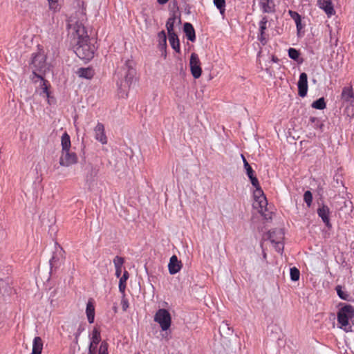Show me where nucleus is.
Instances as JSON below:
<instances>
[{
    "instance_id": "36",
    "label": "nucleus",
    "mask_w": 354,
    "mask_h": 354,
    "mask_svg": "<svg viewBox=\"0 0 354 354\" xmlns=\"http://www.w3.org/2000/svg\"><path fill=\"white\" fill-rule=\"evenodd\" d=\"M267 19L266 18H263L259 23V28L261 31V36L259 37V39L261 41L263 40V35L264 33V30L266 29Z\"/></svg>"
},
{
    "instance_id": "11",
    "label": "nucleus",
    "mask_w": 354,
    "mask_h": 354,
    "mask_svg": "<svg viewBox=\"0 0 354 354\" xmlns=\"http://www.w3.org/2000/svg\"><path fill=\"white\" fill-rule=\"evenodd\" d=\"M77 162V156L70 150L62 151L59 164L64 167H69Z\"/></svg>"
},
{
    "instance_id": "7",
    "label": "nucleus",
    "mask_w": 354,
    "mask_h": 354,
    "mask_svg": "<svg viewBox=\"0 0 354 354\" xmlns=\"http://www.w3.org/2000/svg\"><path fill=\"white\" fill-rule=\"evenodd\" d=\"M31 66L33 73L37 75H44L49 71V67L46 62V57L43 54H36L32 59Z\"/></svg>"
},
{
    "instance_id": "34",
    "label": "nucleus",
    "mask_w": 354,
    "mask_h": 354,
    "mask_svg": "<svg viewBox=\"0 0 354 354\" xmlns=\"http://www.w3.org/2000/svg\"><path fill=\"white\" fill-rule=\"evenodd\" d=\"M214 4L220 10L221 14L223 15L225 6V0H214Z\"/></svg>"
},
{
    "instance_id": "40",
    "label": "nucleus",
    "mask_w": 354,
    "mask_h": 354,
    "mask_svg": "<svg viewBox=\"0 0 354 354\" xmlns=\"http://www.w3.org/2000/svg\"><path fill=\"white\" fill-rule=\"evenodd\" d=\"M158 39L160 40V45H161L163 48L166 47L167 44V37L165 32L162 31L158 34Z\"/></svg>"
},
{
    "instance_id": "41",
    "label": "nucleus",
    "mask_w": 354,
    "mask_h": 354,
    "mask_svg": "<svg viewBox=\"0 0 354 354\" xmlns=\"http://www.w3.org/2000/svg\"><path fill=\"white\" fill-rule=\"evenodd\" d=\"M113 263L115 268H122L124 261L122 258L116 257L113 260Z\"/></svg>"
},
{
    "instance_id": "45",
    "label": "nucleus",
    "mask_w": 354,
    "mask_h": 354,
    "mask_svg": "<svg viewBox=\"0 0 354 354\" xmlns=\"http://www.w3.org/2000/svg\"><path fill=\"white\" fill-rule=\"evenodd\" d=\"M122 272V268H115V275L117 277H120Z\"/></svg>"
},
{
    "instance_id": "29",
    "label": "nucleus",
    "mask_w": 354,
    "mask_h": 354,
    "mask_svg": "<svg viewBox=\"0 0 354 354\" xmlns=\"http://www.w3.org/2000/svg\"><path fill=\"white\" fill-rule=\"evenodd\" d=\"M241 158L243 160L244 169L245 170V172H246V174H247L248 178L254 176H255L254 171L252 169L251 166L249 165V163L248 162V161L246 160V159L245 158L243 155H241Z\"/></svg>"
},
{
    "instance_id": "8",
    "label": "nucleus",
    "mask_w": 354,
    "mask_h": 354,
    "mask_svg": "<svg viewBox=\"0 0 354 354\" xmlns=\"http://www.w3.org/2000/svg\"><path fill=\"white\" fill-rule=\"evenodd\" d=\"M252 206L259 214L266 216L267 212L268 201L263 190L253 191Z\"/></svg>"
},
{
    "instance_id": "22",
    "label": "nucleus",
    "mask_w": 354,
    "mask_h": 354,
    "mask_svg": "<svg viewBox=\"0 0 354 354\" xmlns=\"http://www.w3.org/2000/svg\"><path fill=\"white\" fill-rule=\"evenodd\" d=\"M335 290H336L338 297L341 299L347 301H352V297H351V295L348 292V291L344 290L341 286H337L335 288Z\"/></svg>"
},
{
    "instance_id": "23",
    "label": "nucleus",
    "mask_w": 354,
    "mask_h": 354,
    "mask_svg": "<svg viewBox=\"0 0 354 354\" xmlns=\"http://www.w3.org/2000/svg\"><path fill=\"white\" fill-rule=\"evenodd\" d=\"M168 37H169V44L171 45V46L172 47V48L174 50H175L176 52L179 53L180 52V42H179V39L176 35V33H172V34H168Z\"/></svg>"
},
{
    "instance_id": "42",
    "label": "nucleus",
    "mask_w": 354,
    "mask_h": 354,
    "mask_svg": "<svg viewBox=\"0 0 354 354\" xmlns=\"http://www.w3.org/2000/svg\"><path fill=\"white\" fill-rule=\"evenodd\" d=\"M289 15L295 21H299V19H301V16L295 11L289 10Z\"/></svg>"
},
{
    "instance_id": "5",
    "label": "nucleus",
    "mask_w": 354,
    "mask_h": 354,
    "mask_svg": "<svg viewBox=\"0 0 354 354\" xmlns=\"http://www.w3.org/2000/svg\"><path fill=\"white\" fill-rule=\"evenodd\" d=\"M341 100L345 106V113L349 118L354 117V93L351 86L343 88Z\"/></svg>"
},
{
    "instance_id": "28",
    "label": "nucleus",
    "mask_w": 354,
    "mask_h": 354,
    "mask_svg": "<svg viewBox=\"0 0 354 354\" xmlns=\"http://www.w3.org/2000/svg\"><path fill=\"white\" fill-rule=\"evenodd\" d=\"M129 278V274L127 271H125L122 277H120L119 281V290L120 291L124 294L126 290V283L127 281Z\"/></svg>"
},
{
    "instance_id": "46",
    "label": "nucleus",
    "mask_w": 354,
    "mask_h": 354,
    "mask_svg": "<svg viewBox=\"0 0 354 354\" xmlns=\"http://www.w3.org/2000/svg\"><path fill=\"white\" fill-rule=\"evenodd\" d=\"M157 1L159 4L163 5L165 4L168 0H157Z\"/></svg>"
},
{
    "instance_id": "25",
    "label": "nucleus",
    "mask_w": 354,
    "mask_h": 354,
    "mask_svg": "<svg viewBox=\"0 0 354 354\" xmlns=\"http://www.w3.org/2000/svg\"><path fill=\"white\" fill-rule=\"evenodd\" d=\"M180 23L179 19H178L176 17H172L168 19L167 24H166V28L168 34H172L175 33L174 32V26L175 25H177Z\"/></svg>"
},
{
    "instance_id": "1",
    "label": "nucleus",
    "mask_w": 354,
    "mask_h": 354,
    "mask_svg": "<svg viewBox=\"0 0 354 354\" xmlns=\"http://www.w3.org/2000/svg\"><path fill=\"white\" fill-rule=\"evenodd\" d=\"M337 328L346 333L353 330L354 326V306L345 303H339L337 311Z\"/></svg>"
},
{
    "instance_id": "30",
    "label": "nucleus",
    "mask_w": 354,
    "mask_h": 354,
    "mask_svg": "<svg viewBox=\"0 0 354 354\" xmlns=\"http://www.w3.org/2000/svg\"><path fill=\"white\" fill-rule=\"evenodd\" d=\"M261 6L265 12H270L274 10V4L270 0H261Z\"/></svg>"
},
{
    "instance_id": "21",
    "label": "nucleus",
    "mask_w": 354,
    "mask_h": 354,
    "mask_svg": "<svg viewBox=\"0 0 354 354\" xmlns=\"http://www.w3.org/2000/svg\"><path fill=\"white\" fill-rule=\"evenodd\" d=\"M75 7L82 17V20H84L86 13V3L84 0H77Z\"/></svg>"
},
{
    "instance_id": "39",
    "label": "nucleus",
    "mask_w": 354,
    "mask_h": 354,
    "mask_svg": "<svg viewBox=\"0 0 354 354\" xmlns=\"http://www.w3.org/2000/svg\"><path fill=\"white\" fill-rule=\"evenodd\" d=\"M310 122L311 123L315 124V128L319 129H322L323 124L317 118L311 117L310 118Z\"/></svg>"
},
{
    "instance_id": "13",
    "label": "nucleus",
    "mask_w": 354,
    "mask_h": 354,
    "mask_svg": "<svg viewBox=\"0 0 354 354\" xmlns=\"http://www.w3.org/2000/svg\"><path fill=\"white\" fill-rule=\"evenodd\" d=\"M93 133L95 140L102 145L107 144V137L105 133L104 126L101 123H97L93 129Z\"/></svg>"
},
{
    "instance_id": "35",
    "label": "nucleus",
    "mask_w": 354,
    "mask_h": 354,
    "mask_svg": "<svg viewBox=\"0 0 354 354\" xmlns=\"http://www.w3.org/2000/svg\"><path fill=\"white\" fill-rule=\"evenodd\" d=\"M299 55H300V53L297 49L293 48H289L288 56L290 57V58H291L293 60L297 61V60H298Z\"/></svg>"
},
{
    "instance_id": "43",
    "label": "nucleus",
    "mask_w": 354,
    "mask_h": 354,
    "mask_svg": "<svg viewBox=\"0 0 354 354\" xmlns=\"http://www.w3.org/2000/svg\"><path fill=\"white\" fill-rule=\"evenodd\" d=\"M295 22L296 24L298 34H299L304 28V25L301 24V18L299 19V21H295Z\"/></svg>"
},
{
    "instance_id": "31",
    "label": "nucleus",
    "mask_w": 354,
    "mask_h": 354,
    "mask_svg": "<svg viewBox=\"0 0 354 354\" xmlns=\"http://www.w3.org/2000/svg\"><path fill=\"white\" fill-rule=\"evenodd\" d=\"M312 107L316 109L322 110L326 108V103L324 99L321 97L312 104Z\"/></svg>"
},
{
    "instance_id": "12",
    "label": "nucleus",
    "mask_w": 354,
    "mask_h": 354,
    "mask_svg": "<svg viewBox=\"0 0 354 354\" xmlns=\"http://www.w3.org/2000/svg\"><path fill=\"white\" fill-rule=\"evenodd\" d=\"M90 345L89 353L90 354H96L95 350L97 344L101 341L100 331L97 327H94L92 332L89 335Z\"/></svg>"
},
{
    "instance_id": "3",
    "label": "nucleus",
    "mask_w": 354,
    "mask_h": 354,
    "mask_svg": "<svg viewBox=\"0 0 354 354\" xmlns=\"http://www.w3.org/2000/svg\"><path fill=\"white\" fill-rule=\"evenodd\" d=\"M96 48L90 39L75 44V52L84 61H90L94 57Z\"/></svg>"
},
{
    "instance_id": "10",
    "label": "nucleus",
    "mask_w": 354,
    "mask_h": 354,
    "mask_svg": "<svg viewBox=\"0 0 354 354\" xmlns=\"http://www.w3.org/2000/svg\"><path fill=\"white\" fill-rule=\"evenodd\" d=\"M201 61L197 54L193 53L190 55L189 68L190 71L195 79H198L202 75Z\"/></svg>"
},
{
    "instance_id": "24",
    "label": "nucleus",
    "mask_w": 354,
    "mask_h": 354,
    "mask_svg": "<svg viewBox=\"0 0 354 354\" xmlns=\"http://www.w3.org/2000/svg\"><path fill=\"white\" fill-rule=\"evenodd\" d=\"M62 151L70 150L71 147V138L69 135L65 132L61 137Z\"/></svg>"
},
{
    "instance_id": "37",
    "label": "nucleus",
    "mask_w": 354,
    "mask_h": 354,
    "mask_svg": "<svg viewBox=\"0 0 354 354\" xmlns=\"http://www.w3.org/2000/svg\"><path fill=\"white\" fill-rule=\"evenodd\" d=\"M304 200L308 207H310L313 202V195L310 191H306L304 195Z\"/></svg>"
},
{
    "instance_id": "26",
    "label": "nucleus",
    "mask_w": 354,
    "mask_h": 354,
    "mask_svg": "<svg viewBox=\"0 0 354 354\" xmlns=\"http://www.w3.org/2000/svg\"><path fill=\"white\" fill-rule=\"evenodd\" d=\"M184 31L187 39L192 41L195 40V31L191 24L185 23L184 25Z\"/></svg>"
},
{
    "instance_id": "32",
    "label": "nucleus",
    "mask_w": 354,
    "mask_h": 354,
    "mask_svg": "<svg viewBox=\"0 0 354 354\" xmlns=\"http://www.w3.org/2000/svg\"><path fill=\"white\" fill-rule=\"evenodd\" d=\"M290 279L292 281H297L300 277V272L295 267L291 268L290 269Z\"/></svg>"
},
{
    "instance_id": "18",
    "label": "nucleus",
    "mask_w": 354,
    "mask_h": 354,
    "mask_svg": "<svg viewBox=\"0 0 354 354\" xmlns=\"http://www.w3.org/2000/svg\"><path fill=\"white\" fill-rule=\"evenodd\" d=\"M77 75L80 78L91 80L94 76V70L91 67L80 68L76 71Z\"/></svg>"
},
{
    "instance_id": "2",
    "label": "nucleus",
    "mask_w": 354,
    "mask_h": 354,
    "mask_svg": "<svg viewBox=\"0 0 354 354\" xmlns=\"http://www.w3.org/2000/svg\"><path fill=\"white\" fill-rule=\"evenodd\" d=\"M82 21H77L75 17H71L68 23L69 34L74 40V42L78 43L82 40L89 39L86 28Z\"/></svg>"
},
{
    "instance_id": "4",
    "label": "nucleus",
    "mask_w": 354,
    "mask_h": 354,
    "mask_svg": "<svg viewBox=\"0 0 354 354\" xmlns=\"http://www.w3.org/2000/svg\"><path fill=\"white\" fill-rule=\"evenodd\" d=\"M37 77L39 82L37 87L36 88L35 93L40 97L44 98L48 105L55 104L56 100L53 92L50 91V83L47 80H44L41 75H37Z\"/></svg>"
},
{
    "instance_id": "44",
    "label": "nucleus",
    "mask_w": 354,
    "mask_h": 354,
    "mask_svg": "<svg viewBox=\"0 0 354 354\" xmlns=\"http://www.w3.org/2000/svg\"><path fill=\"white\" fill-rule=\"evenodd\" d=\"M122 308L124 311H126L129 308V302L127 299L123 298L121 301Z\"/></svg>"
},
{
    "instance_id": "17",
    "label": "nucleus",
    "mask_w": 354,
    "mask_h": 354,
    "mask_svg": "<svg viewBox=\"0 0 354 354\" xmlns=\"http://www.w3.org/2000/svg\"><path fill=\"white\" fill-rule=\"evenodd\" d=\"M317 3L319 7L324 10L328 17L335 14V10L330 0H318Z\"/></svg>"
},
{
    "instance_id": "19",
    "label": "nucleus",
    "mask_w": 354,
    "mask_h": 354,
    "mask_svg": "<svg viewBox=\"0 0 354 354\" xmlns=\"http://www.w3.org/2000/svg\"><path fill=\"white\" fill-rule=\"evenodd\" d=\"M329 209L328 207L323 205L317 209V214L319 217L322 219L323 222L328 227H330V219H329Z\"/></svg>"
},
{
    "instance_id": "33",
    "label": "nucleus",
    "mask_w": 354,
    "mask_h": 354,
    "mask_svg": "<svg viewBox=\"0 0 354 354\" xmlns=\"http://www.w3.org/2000/svg\"><path fill=\"white\" fill-rule=\"evenodd\" d=\"M249 180H250V183H251L252 186V192L253 191H260V190H262V189H261V187L260 186L259 180L257 179L256 176L250 178Z\"/></svg>"
},
{
    "instance_id": "20",
    "label": "nucleus",
    "mask_w": 354,
    "mask_h": 354,
    "mask_svg": "<svg viewBox=\"0 0 354 354\" xmlns=\"http://www.w3.org/2000/svg\"><path fill=\"white\" fill-rule=\"evenodd\" d=\"M44 343L40 337H35L32 340L31 354H41Z\"/></svg>"
},
{
    "instance_id": "15",
    "label": "nucleus",
    "mask_w": 354,
    "mask_h": 354,
    "mask_svg": "<svg viewBox=\"0 0 354 354\" xmlns=\"http://www.w3.org/2000/svg\"><path fill=\"white\" fill-rule=\"evenodd\" d=\"M95 305L93 299H90L88 300L86 306V315L89 324H93L95 320Z\"/></svg>"
},
{
    "instance_id": "16",
    "label": "nucleus",
    "mask_w": 354,
    "mask_h": 354,
    "mask_svg": "<svg viewBox=\"0 0 354 354\" xmlns=\"http://www.w3.org/2000/svg\"><path fill=\"white\" fill-rule=\"evenodd\" d=\"M182 268L181 261H179L176 255H173L168 264L169 272L171 274H175L178 272Z\"/></svg>"
},
{
    "instance_id": "38",
    "label": "nucleus",
    "mask_w": 354,
    "mask_h": 354,
    "mask_svg": "<svg viewBox=\"0 0 354 354\" xmlns=\"http://www.w3.org/2000/svg\"><path fill=\"white\" fill-rule=\"evenodd\" d=\"M98 354H109L108 344L106 342H101L98 350Z\"/></svg>"
},
{
    "instance_id": "14",
    "label": "nucleus",
    "mask_w": 354,
    "mask_h": 354,
    "mask_svg": "<svg viewBox=\"0 0 354 354\" xmlns=\"http://www.w3.org/2000/svg\"><path fill=\"white\" fill-rule=\"evenodd\" d=\"M297 86L299 96L305 97L308 92V77L305 73L300 74Z\"/></svg>"
},
{
    "instance_id": "9",
    "label": "nucleus",
    "mask_w": 354,
    "mask_h": 354,
    "mask_svg": "<svg viewBox=\"0 0 354 354\" xmlns=\"http://www.w3.org/2000/svg\"><path fill=\"white\" fill-rule=\"evenodd\" d=\"M269 239L275 250L281 253L283 250V232L281 230H274L270 232Z\"/></svg>"
},
{
    "instance_id": "27",
    "label": "nucleus",
    "mask_w": 354,
    "mask_h": 354,
    "mask_svg": "<svg viewBox=\"0 0 354 354\" xmlns=\"http://www.w3.org/2000/svg\"><path fill=\"white\" fill-rule=\"evenodd\" d=\"M48 8L53 12H59L62 8V0H47Z\"/></svg>"
},
{
    "instance_id": "6",
    "label": "nucleus",
    "mask_w": 354,
    "mask_h": 354,
    "mask_svg": "<svg viewBox=\"0 0 354 354\" xmlns=\"http://www.w3.org/2000/svg\"><path fill=\"white\" fill-rule=\"evenodd\" d=\"M153 320L159 325L162 331L167 332L171 328L172 323L171 315L167 309H158L154 314Z\"/></svg>"
}]
</instances>
